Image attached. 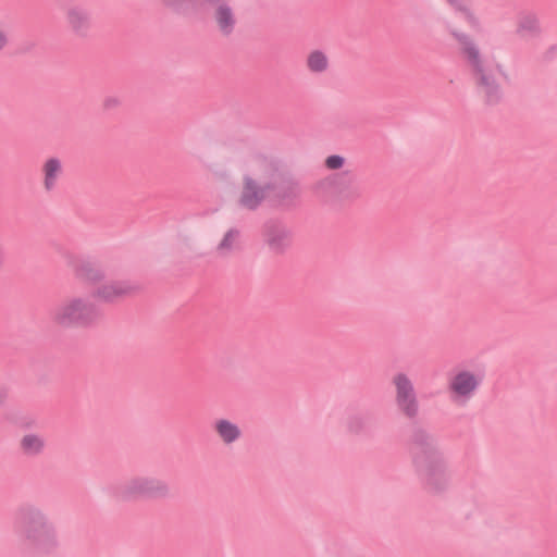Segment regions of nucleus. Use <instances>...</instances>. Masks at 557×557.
<instances>
[{"mask_svg":"<svg viewBox=\"0 0 557 557\" xmlns=\"http://www.w3.org/2000/svg\"><path fill=\"white\" fill-rule=\"evenodd\" d=\"M461 53L472 70L476 92L486 104L497 103L505 92L509 76L500 64L488 63L481 54L478 46L463 35H458Z\"/></svg>","mask_w":557,"mask_h":557,"instance_id":"1","label":"nucleus"},{"mask_svg":"<svg viewBox=\"0 0 557 557\" xmlns=\"http://www.w3.org/2000/svg\"><path fill=\"white\" fill-rule=\"evenodd\" d=\"M97 306L85 295L65 297L51 311V321L63 329L86 327L98 321Z\"/></svg>","mask_w":557,"mask_h":557,"instance_id":"2","label":"nucleus"},{"mask_svg":"<svg viewBox=\"0 0 557 557\" xmlns=\"http://www.w3.org/2000/svg\"><path fill=\"white\" fill-rule=\"evenodd\" d=\"M418 471L430 492L437 493L448 485V470L441 456L437 454H424L416 459Z\"/></svg>","mask_w":557,"mask_h":557,"instance_id":"3","label":"nucleus"},{"mask_svg":"<svg viewBox=\"0 0 557 557\" xmlns=\"http://www.w3.org/2000/svg\"><path fill=\"white\" fill-rule=\"evenodd\" d=\"M482 380V374L475 370L456 369L447 382V391L451 400L456 404L469 401L480 388Z\"/></svg>","mask_w":557,"mask_h":557,"instance_id":"4","label":"nucleus"},{"mask_svg":"<svg viewBox=\"0 0 557 557\" xmlns=\"http://www.w3.org/2000/svg\"><path fill=\"white\" fill-rule=\"evenodd\" d=\"M123 496L136 497H164L169 494L165 482L150 476H135L128 480L123 487Z\"/></svg>","mask_w":557,"mask_h":557,"instance_id":"5","label":"nucleus"},{"mask_svg":"<svg viewBox=\"0 0 557 557\" xmlns=\"http://www.w3.org/2000/svg\"><path fill=\"white\" fill-rule=\"evenodd\" d=\"M272 185H261L253 178L246 176L238 191L237 202L243 208L253 210L265 200L272 191Z\"/></svg>","mask_w":557,"mask_h":557,"instance_id":"6","label":"nucleus"},{"mask_svg":"<svg viewBox=\"0 0 557 557\" xmlns=\"http://www.w3.org/2000/svg\"><path fill=\"white\" fill-rule=\"evenodd\" d=\"M393 384L396 391L395 399L398 408L408 417L416 416L418 400L411 380L405 373H397L393 377Z\"/></svg>","mask_w":557,"mask_h":557,"instance_id":"7","label":"nucleus"},{"mask_svg":"<svg viewBox=\"0 0 557 557\" xmlns=\"http://www.w3.org/2000/svg\"><path fill=\"white\" fill-rule=\"evenodd\" d=\"M66 27L75 35H86L90 28V14L81 5H70L64 11Z\"/></svg>","mask_w":557,"mask_h":557,"instance_id":"8","label":"nucleus"},{"mask_svg":"<svg viewBox=\"0 0 557 557\" xmlns=\"http://www.w3.org/2000/svg\"><path fill=\"white\" fill-rule=\"evenodd\" d=\"M47 445L45 435L38 432H26L17 442L18 451L26 458H35L44 455Z\"/></svg>","mask_w":557,"mask_h":557,"instance_id":"9","label":"nucleus"},{"mask_svg":"<svg viewBox=\"0 0 557 557\" xmlns=\"http://www.w3.org/2000/svg\"><path fill=\"white\" fill-rule=\"evenodd\" d=\"M212 430L216 438L225 446H231L238 442L243 435L240 426L226 418L215 419Z\"/></svg>","mask_w":557,"mask_h":557,"instance_id":"10","label":"nucleus"},{"mask_svg":"<svg viewBox=\"0 0 557 557\" xmlns=\"http://www.w3.org/2000/svg\"><path fill=\"white\" fill-rule=\"evenodd\" d=\"M129 286L124 282H108L98 286L95 290V298L101 302L111 304L128 295Z\"/></svg>","mask_w":557,"mask_h":557,"instance_id":"11","label":"nucleus"},{"mask_svg":"<svg viewBox=\"0 0 557 557\" xmlns=\"http://www.w3.org/2000/svg\"><path fill=\"white\" fill-rule=\"evenodd\" d=\"M213 20L218 29L224 35L232 34L237 23L234 9L227 2H219L215 5Z\"/></svg>","mask_w":557,"mask_h":557,"instance_id":"12","label":"nucleus"},{"mask_svg":"<svg viewBox=\"0 0 557 557\" xmlns=\"http://www.w3.org/2000/svg\"><path fill=\"white\" fill-rule=\"evenodd\" d=\"M63 172V164L58 158L47 159L41 166L42 186L45 190L51 191L55 188Z\"/></svg>","mask_w":557,"mask_h":557,"instance_id":"13","label":"nucleus"},{"mask_svg":"<svg viewBox=\"0 0 557 557\" xmlns=\"http://www.w3.org/2000/svg\"><path fill=\"white\" fill-rule=\"evenodd\" d=\"M240 244H242L240 231L232 227L223 234L222 238L220 239V242L216 245V251L220 255H226L231 251L239 249Z\"/></svg>","mask_w":557,"mask_h":557,"instance_id":"14","label":"nucleus"},{"mask_svg":"<svg viewBox=\"0 0 557 557\" xmlns=\"http://www.w3.org/2000/svg\"><path fill=\"white\" fill-rule=\"evenodd\" d=\"M267 243L273 249H283L290 244V233L281 226H272L267 231Z\"/></svg>","mask_w":557,"mask_h":557,"instance_id":"15","label":"nucleus"},{"mask_svg":"<svg viewBox=\"0 0 557 557\" xmlns=\"http://www.w3.org/2000/svg\"><path fill=\"white\" fill-rule=\"evenodd\" d=\"M306 66L311 73H323L329 67V58L326 53L321 50H312L307 55Z\"/></svg>","mask_w":557,"mask_h":557,"instance_id":"16","label":"nucleus"},{"mask_svg":"<svg viewBox=\"0 0 557 557\" xmlns=\"http://www.w3.org/2000/svg\"><path fill=\"white\" fill-rule=\"evenodd\" d=\"M454 5H456L462 18H465L469 25L476 26L479 25V18L474 11L468 8L460 0H449Z\"/></svg>","mask_w":557,"mask_h":557,"instance_id":"17","label":"nucleus"},{"mask_svg":"<svg viewBox=\"0 0 557 557\" xmlns=\"http://www.w3.org/2000/svg\"><path fill=\"white\" fill-rule=\"evenodd\" d=\"M324 163L329 170H338L344 166L345 158L338 154L329 156Z\"/></svg>","mask_w":557,"mask_h":557,"instance_id":"18","label":"nucleus"},{"mask_svg":"<svg viewBox=\"0 0 557 557\" xmlns=\"http://www.w3.org/2000/svg\"><path fill=\"white\" fill-rule=\"evenodd\" d=\"M9 45V36L7 32L0 27V51L4 50Z\"/></svg>","mask_w":557,"mask_h":557,"instance_id":"19","label":"nucleus"},{"mask_svg":"<svg viewBox=\"0 0 557 557\" xmlns=\"http://www.w3.org/2000/svg\"><path fill=\"white\" fill-rule=\"evenodd\" d=\"M86 278L90 280V281H96V280L100 278V274L94 273L92 271H90V273L86 274Z\"/></svg>","mask_w":557,"mask_h":557,"instance_id":"20","label":"nucleus"},{"mask_svg":"<svg viewBox=\"0 0 557 557\" xmlns=\"http://www.w3.org/2000/svg\"><path fill=\"white\" fill-rule=\"evenodd\" d=\"M8 396V392L4 387L0 386V404H2Z\"/></svg>","mask_w":557,"mask_h":557,"instance_id":"21","label":"nucleus"}]
</instances>
